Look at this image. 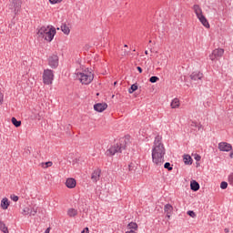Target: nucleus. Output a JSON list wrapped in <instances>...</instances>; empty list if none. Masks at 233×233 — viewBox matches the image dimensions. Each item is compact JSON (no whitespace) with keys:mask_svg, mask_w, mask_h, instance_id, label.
I'll return each instance as SVG.
<instances>
[{"mask_svg":"<svg viewBox=\"0 0 233 233\" xmlns=\"http://www.w3.org/2000/svg\"><path fill=\"white\" fill-rule=\"evenodd\" d=\"M225 232H228V229L226 228V229H225Z\"/></svg>","mask_w":233,"mask_h":233,"instance_id":"obj_49","label":"nucleus"},{"mask_svg":"<svg viewBox=\"0 0 233 233\" xmlns=\"http://www.w3.org/2000/svg\"><path fill=\"white\" fill-rule=\"evenodd\" d=\"M183 159L185 165H192V157H190V155H185Z\"/></svg>","mask_w":233,"mask_h":233,"instance_id":"obj_21","label":"nucleus"},{"mask_svg":"<svg viewBox=\"0 0 233 233\" xmlns=\"http://www.w3.org/2000/svg\"><path fill=\"white\" fill-rule=\"evenodd\" d=\"M45 233H50V228H47L45 231Z\"/></svg>","mask_w":233,"mask_h":233,"instance_id":"obj_43","label":"nucleus"},{"mask_svg":"<svg viewBox=\"0 0 233 233\" xmlns=\"http://www.w3.org/2000/svg\"><path fill=\"white\" fill-rule=\"evenodd\" d=\"M0 105H3V94L0 93Z\"/></svg>","mask_w":233,"mask_h":233,"instance_id":"obj_40","label":"nucleus"},{"mask_svg":"<svg viewBox=\"0 0 233 233\" xmlns=\"http://www.w3.org/2000/svg\"><path fill=\"white\" fill-rule=\"evenodd\" d=\"M218 149L220 152H230L232 150V145L227 142H220L218 144Z\"/></svg>","mask_w":233,"mask_h":233,"instance_id":"obj_8","label":"nucleus"},{"mask_svg":"<svg viewBox=\"0 0 233 233\" xmlns=\"http://www.w3.org/2000/svg\"><path fill=\"white\" fill-rule=\"evenodd\" d=\"M128 54H129V52H128V51L124 50V52H123L122 56H128Z\"/></svg>","mask_w":233,"mask_h":233,"instance_id":"obj_41","label":"nucleus"},{"mask_svg":"<svg viewBox=\"0 0 233 233\" xmlns=\"http://www.w3.org/2000/svg\"><path fill=\"white\" fill-rule=\"evenodd\" d=\"M223 54H225V50L223 48H218L213 50V52L209 55V59L211 61H218L219 57L223 56Z\"/></svg>","mask_w":233,"mask_h":233,"instance_id":"obj_6","label":"nucleus"},{"mask_svg":"<svg viewBox=\"0 0 233 233\" xmlns=\"http://www.w3.org/2000/svg\"><path fill=\"white\" fill-rule=\"evenodd\" d=\"M171 108H179V99L174 98L171 102Z\"/></svg>","mask_w":233,"mask_h":233,"instance_id":"obj_24","label":"nucleus"},{"mask_svg":"<svg viewBox=\"0 0 233 233\" xmlns=\"http://www.w3.org/2000/svg\"><path fill=\"white\" fill-rule=\"evenodd\" d=\"M228 183L231 184L232 187H233V173H231V174L228 176Z\"/></svg>","mask_w":233,"mask_h":233,"instance_id":"obj_33","label":"nucleus"},{"mask_svg":"<svg viewBox=\"0 0 233 233\" xmlns=\"http://www.w3.org/2000/svg\"><path fill=\"white\" fill-rule=\"evenodd\" d=\"M167 218H168V219H170V214L167 213Z\"/></svg>","mask_w":233,"mask_h":233,"instance_id":"obj_46","label":"nucleus"},{"mask_svg":"<svg viewBox=\"0 0 233 233\" xmlns=\"http://www.w3.org/2000/svg\"><path fill=\"white\" fill-rule=\"evenodd\" d=\"M190 128L192 130H196L197 128L198 130H201V124H198V122L191 121L190 123Z\"/></svg>","mask_w":233,"mask_h":233,"instance_id":"obj_20","label":"nucleus"},{"mask_svg":"<svg viewBox=\"0 0 233 233\" xmlns=\"http://www.w3.org/2000/svg\"><path fill=\"white\" fill-rule=\"evenodd\" d=\"M13 5L15 6V12H17L21 8V3L19 0H13Z\"/></svg>","mask_w":233,"mask_h":233,"instance_id":"obj_27","label":"nucleus"},{"mask_svg":"<svg viewBox=\"0 0 233 233\" xmlns=\"http://www.w3.org/2000/svg\"><path fill=\"white\" fill-rule=\"evenodd\" d=\"M67 216L69 218H76V216H77V209H76V208H69L67 210Z\"/></svg>","mask_w":233,"mask_h":233,"instance_id":"obj_19","label":"nucleus"},{"mask_svg":"<svg viewBox=\"0 0 233 233\" xmlns=\"http://www.w3.org/2000/svg\"><path fill=\"white\" fill-rule=\"evenodd\" d=\"M149 81H150V83H157V81H159V77H157V76H151L149 78Z\"/></svg>","mask_w":233,"mask_h":233,"instance_id":"obj_32","label":"nucleus"},{"mask_svg":"<svg viewBox=\"0 0 233 233\" xmlns=\"http://www.w3.org/2000/svg\"><path fill=\"white\" fill-rule=\"evenodd\" d=\"M197 17L198 21H200L201 25H203V26H205L206 28H210V24H208V20H207V17H205V15H200Z\"/></svg>","mask_w":233,"mask_h":233,"instance_id":"obj_13","label":"nucleus"},{"mask_svg":"<svg viewBox=\"0 0 233 233\" xmlns=\"http://www.w3.org/2000/svg\"><path fill=\"white\" fill-rule=\"evenodd\" d=\"M228 183L225 182V181H222L221 184H220V188L222 190H226V188H228Z\"/></svg>","mask_w":233,"mask_h":233,"instance_id":"obj_31","label":"nucleus"},{"mask_svg":"<svg viewBox=\"0 0 233 233\" xmlns=\"http://www.w3.org/2000/svg\"><path fill=\"white\" fill-rule=\"evenodd\" d=\"M11 199H12V201H19V197H17L15 195H11Z\"/></svg>","mask_w":233,"mask_h":233,"instance_id":"obj_37","label":"nucleus"},{"mask_svg":"<svg viewBox=\"0 0 233 233\" xmlns=\"http://www.w3.org/2000/svg\"><path fill=\"white\" fill-rule=\"evenodd\" d=\"M114 85H117V82H115Z\"/></svg>","mask_w":233,"mask_h":233,"instance_id":"obj_50","label":"nucleus"},{"mask_svg":"<svg viewBox=\"0 0 233 233\" xmlns=\"http://www.w3.org/2000/svg\"><path fill=\"white\" fill-rule=\"evenodd\" d=\"M126 233H136L135 230H129V231H127Z\"/></svg>","mask_w":233,"mask_h":233,"instance_id":"obj_44","label":"nucleus"},{"mask_svg":"<svg viewBox=\"0 0 233 233\" xmlns=\"http://www.w3.org/2000/svg\"><path fill=\"white\" fill-rule=\"evenodd\" d=\"M190 79H192V81H199V80L203 79V73H201V72H193L190 75Z\"/></svg>","mask_w":233,"mask_h":233,"instance_id":"obj_12","label":"nucleus"},{"mask_svg":"<svg viewBox=\"0 0 233 233\" xmlns=\"http://www.w3.org/2000/svg\"><path fill=\"white\" fill-rule=\"evenodd\" d=\"M161 139H163L161 136H157L152 148V160L157 167H161L165 163L166 150L165 146L161 143Z\"/></svg>","mask_w":233,"mask_h":233,"instance_id":"obj_1","label":"nucleus"},{"mask_svg":"<svg viewBox=\"0 0 233 233\" xmlns=\"http://www.w3.org/2000/svg\"><path fill=\"white\" fill-rule=\"evenodd\" d=\"M195 159H196V161H201V156L196 155Z\"/></svg>","mask_w":233,"mask_h":233,"instance_id":"obj_38","label":"nucleus"},{"mask_svg":"<svg viewBox=\"0 0 233 233\" xmlns=\"http://www.w3.org/2000/svg\"><path fill=\"white\" fill-rule=\"evenodd\" d=\"M193 10L197 15V17H199V15H203V10L201 9V7L198 5H195L193 6Z\"/></svg>","mask_w":233,"mask_h":233,"instance_id":"obj_15","label":"nucleus"},{"mask_svg":"<svg viewBox=\"0 0 233 233\" xmlns=\"http://www.w3.org/2000/svg\"><path fill=\"white\" fill-rule=\"evenodd\" d=\"M135 168H136V166H134L133 163H131V164L128 165V170H129V172H132V170H135Z\"/></svg>","mask_w":233,"mask_h":233,"instance_id":"obj_35","label":"nucleus"},{"mask_svg":"<svg viewBox=\"0 0 233 233\" xmlns=\"http://www.w3.org/2000/svg\"><path fill=\"white\" fill-rule=\"evenodd\" d=\"M88 232H89L88 228H86L84 230H82L81 233H88Z\"/></svg>","mask_w":233,"mask_h":233,"instance_id":"obj_42","label":"nucleus"},{"mask_svg":"<svg viewBox=\"0 0 233 233\" xmlns=\"http://www.w3.org/2000/svg\"><path fill=\"white\" fill-rule=\"evenodd\" d=\"M127 228H128L129 230H137V228H138L137 223H136V222H130V223L127 225Z\"/></svg>","mask_w":233,"mask_h":233,"instance_id":"obj_25","label":"nucleus"},{"mask_svg":"<svg viewBox=\"0 0 233 233\" xmlns=\"http://www.w3.org/2000/svg\"><path fill=\"white\" fill-rule=\"evenodd\" d=\"M190 188L193 190V192H198V190H199V183H198L196 180L191 181Z\"/></svg>","mask_w":233,"mask_h":233,"instance_id":"obj_16","label":"nucleus"},{"mask_svg":"<svg viewBox=\"0 0 233 233\" xmlns=\"http://www.w3.org/2000/svg\"><path fill=\"white\" fill-rule=\"evenodd\" d=\"M172 210H174V208H173L172 205H170V204H167V205L164 207V211H165L167 214H172Z\"/></svg>","mask_w":233,"mask_h":233,"instance_id":"obj_22","label":"nucleus"},{"mask_svg":"<svg viewBox=\"0 0 233 233\" xmlns=\"http://www.w3.org/2000/svg\"><path fill=\"white\" fill-rule=\"evenodd\" d=\"M11 123H13L14 126L16 127V128H19V127H21V120H17L16 117H12Z\"/></svg>","mask_w":233,"mask_h":233,"instance_id":"obj_26","label":"nucleus"},{"mask_svg":"<svg viewBox=\"0 0 233 233\" xmlns=\"http://www.w3.org/2000/svg\"><path fill=\"white\" fill-rule=\"evenodd\" d=\"M1 207H2L3 210H6V208H8V207H10V203L8 202V198H5L2 199Z\"/></svg>","mask_w":233,"mask_h":233,"instance_id":"obj_17","label":"nucleus"},{"mask_svg":"<svg viewBox=\"0 0 233 233\" xmlns=\"http://www.w3.org/2000/svg\"><path fill=\"white\" fill-rule=\"evenodd\" d=\"M0 230L3 233H9L8 228L6 227V224H5V222H3V221H0Z\"/></svg>","mask_w":233,"mask_h":233,"instance_id":"obj_23","label":"nucleus"},{"mask_svg":"<svg viewBox=\"0 0 233 233\" xmlns=\"http://www.w3.org/2000/svg\"><path fill=\"white\" fill-rule=\"evenodd\" d=\"M187 216H190V218H196V212L189 210L187 211Z\"/></svg>","mask_w":233,"mask_h":233,"instance_id":"obj_34","label":"nucleus"},{"mask_svg":"<svg viewBox=\"0 0 233 233\" xmlns=\"http://www.w3.org/2000/svg\"><path fill=\"white\" fill-rule=\"evenodd\" d=\"M127 148V140L122 138L118 143L114 144L109 149L106 150V156H116V154H121L123 150Z\"/></svg>","mask_w":233,"mask_h":233,"instance_id":"obj_3","label":"nucleus"},{"mask_svg":"<svg viewBox=\"0 0 233 233\" xmlns=\"http://www.w3.org/2000/svg\"><path fill=\"white\" fill-rule=\"evenodd\" d=\"M146 56H148V51H145Z\"/></svg>","mask_w":233,"mask_h":233,"instance_id":"obj_47","label":"nucleus"},{"mask_svg":"<svg viewBox=\"0 0 233 233\" xmlns=\"http://www.w3.org/2000/svg\"><path fill=\"white\" fill-rule=\"evenodd\" d=\"M108 108V105L106 103H97L94 106V109L96 112H105Z\"/></svg>","mask_w":233,"mask_h":233,"instance_id":"obj_10","label":"nucleus"},{"mask_svg":"<svg viewBox=\"0 0 233 233\" xmlns=\"http://www.w3.org/2000/svg\"><path fill=\"white\" fill-rule=\"evenodd\" d=\"M48 65L51 68H57L59 66V56L52 55L48 57Z\"/></svg>","mask_w":233,"mask_h":233,"instance_id":"obj_7","label":"nucleus"},{"mask_svg":"<svg viewBox=\"0 0 233 233\" xmlns=\"http://www.w3.org/2000/svg\"><path fill=\"white\" fill-rule=\"evenodd\" d=\"M23 214L25 216H35V214H37V209L32 207H26L23 209Z\"/></svg>","mask_w":233,"mask_h":233,"instance_id":"obj_9","label":"nucleus"},{"mask_svg":"<svg viewBox=\"0 0 233 233\" xmlns=\"http://www.w3.org/2000/svg\"><path fill=\"white\" fill-rule=\"evenodd\" d=\"M63 0H49V3H51V5H57V3H61Z\"/></svg>","mask_w":233,"mask_h":233,"instance_id":"obj_36","label":"nucleus"},{"mask_svg":"<svg viewBox=\"0 0 233 233\" xmlns=\"http://www.w3.org/2000/svg\"><path fill=\"white\" fill-rule=\"evenodd\" d=\"M137 90V84H133L128 89L129 94H134Z\"/></svg>","mask_w":233,"mask_h":233,"instance_id":"obj_28","label":"nucleus"},{"mask_svg":"<svg viewBox=\"0 0 233 233\" xmlns=\"http://www.w3.org/2000/svg\"><path fill=\"white\" fill-rule=\"evenodd\" d=\"M114 97H115V95L112 96V98H114Z\"/></svg>","mask_w":233,"mask_h":233,"instance_id":"obj_51","label":"nucleus"},{"mask_svg":"<svg viewBox=\"0 0 233 233\" xmlns=\"http://www.w3.org/2000/svg\"><path fill=\"white\" fill-rule=\"evenodd\" d=\"M164 168H167V170H168L169 172L174 169V167H172V166L170 165V162H166L164 165Z\"/></svg>","mask_w":233,"mask_h":233,"instance_id":"obj_30","label":"nucleus"},{"mask_svg":"<svg viewBox=\"0 0 233 233\" xmlns=\"http://www.w3.org/2000/svg\"><path fill=\"white\" fill-rule=\"evenodd\" d=\"M229 157L232 159L233 158V151L229 154Z\"/></svg>","mask_w":233,"mask_h":233,"instance_id":"obj_45","label":"nucleus"},{"mask_svg":"<svg viewBox=\"0 0 233 233\" xmlns=\"http://www.w3.org/2000/svg\"><path fill=\"white\" fill-rule=\"evenodd\" d=\"M124 46H125V48H128V46H127V45H125Z\"/></svg>","mask_w":233,"mask_h":233,"instance_id":"obj_48","label":"nucleus"},{"mask_svg":"<svg viewBox=\"0 0 233 233\" xmlns=\"http://www.w3.org/2000/svg\"><path fill=\"white\" fill-rule=\"evenodd\" d=\"M101 177V169L97 168L96 169L92 175H91V179L94 183H97L99 181V178Z\"/></svg>","mask_w":233,"mask_h":233,"instance_id":"obj_11","label":"nucleus"},{"mask_svg":"<svg viewBox=\"0 0 233 233\" xmlns=\"http://www.w3.org/2000/svg\"><path fill=\"white\" fill-rule=\"evenodd\" d=\"M54 81V71L52 69H45L43 73L44 85H52Z\"/></svg>","mask_w":233,"mask_h":233,"instance_id":"obj_5","label":"nucleus"},{"mask_svg":"<svg viewBox=\"0 0 233 233\" xmlns=\"http://www.w3.org/2000/svg\"><path fill=\"white\" fill-rule=\"evenodd\" d=\"M61 30L62 32L66 35H70V27H68V25H66V24H63L61 25Z\"/></svg>","mask_w":233,"mask_h":233,"instance_id":"obj_18","label":"nucleus"},{"mask_svg":"<svg viewBox=\"0 0 233 233\" xmlns=\"http://www.w3.org/2000/svg\"><path fill=\"white\" fill-rule=\"evenodd\" d=\"M56 34V27L52 25H48L47 27L42 26L37 32L38 37H40V39H45L46 41H48V43H51V41H53Z\"/></svg>","mask_w":233,"mask_h":233,"instance_id":"obj_2","label":"nucleus"},{"mask_svg":"<svg viewBox=\"0 0 233 233\" xmlns=\"http://www.w3.org/2000/svg\"><path fill=\"white\" fill-rule=\"evenodd\" d=\"M149 43H152V40H149Z\"/></svg>","mask_w":233,"mask_h":233,"instance_id":"obj_52","label":"nucleus"},{"mask_svg":"<svg viewBox=\"0 0 233 233\" xmlns=\"http://www.w3.org/2000/svg\"><path fill=\"white\" fill-rule=\"evenodd\" d=\"M76 185H77V182L74 178H67L66 181L67 188H76Z\"/></svg>","mask_w":233,"mask_h":233,"instance_id":"obj_14","label":"nucleus"},{"mask_svg":"<svg viewBox=\"0 0 233 233\" xmlns=\"http://www.w3.org/2000/svg\"><path fill=\"white\" fill-rule=\"evenodd\" d=\"M77 78L82 85H90L94 81V74L92 72L77 73Z\"/></svg>","mask_w":233,"mask_h":233,"instance_id":"obj_4","label":"nucleus"},{"mask_svg":"<svg viewBox=\"0 0 233 233\" xmlns=\"http://www.w3.org/2000/svg\"><path fill=\"white\" fill-rule=\"evenodd\" d=\"M52 165H54V163H52V161L41 163L42 168H48V167H52Z\"/></svg>","mask_w":233,"mask_h":233,"instance_id":"obj_29","label":"nucleus"},{"mask_svg":"<svg viewBox=\"0 0 233 233\" xmlns=\"http://www.w3.org/2000/svg\"><path fill=\"white\" fill-rule=\"evenodd\" d=\"M137 69L138 70L139 74L143 73V68H141V66H137Z\"/></svg>","mask_w":233,"mask_h":233,"instance_id":"obj_39","label":"nucleus"}]
</instances>
